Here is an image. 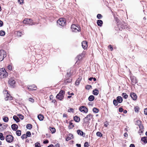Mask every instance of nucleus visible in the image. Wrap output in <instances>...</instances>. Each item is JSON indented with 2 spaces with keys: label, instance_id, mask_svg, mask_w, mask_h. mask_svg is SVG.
Here are the masks:
<instances>
[{
  "label": "nucleus",
  "instance_id": "412c9836",
  "mask_svg": "<svg viewBox=\"0 0 147 147\" xmlns=\"http://www.w3.org/2000/svg\"><path fill=\"white\" fill-rule=\"evenodd\" d=\"M74 121L78 123L80 121V119L79 117L77 115H76L74 117Z\"/></svg>",
  "mask_w": 147,
  "mask_h": 147
},
{
  "label": "nucleus",
  "instance_id": "dca6fc26",
  "mask_svg": "<svg viewBox=\"0 0 147 147\" xmlns=\"http://www.w3.org/2000/svg\"><path fill=\"white\" fill-rule=\"evenodd\" d=\"M76 26L75 24H73L71 25V28L72 29V30L73 32H80L81 31V29H79L78 30L76 28Z\"/></svg>",
  "mask_w": 147,
  "mask_h": 147
},
{
  "label": "nucleus",
  "instance_id": "f03ea898",
  "mask_svg": "<svg viewBox=\"0 0 147 147\" xmlns=\"http://www.w3.org/2000/svg\"><path fill=\"white\" fill-rule=\"evenodd\" d=\"M8 75L7 73L4 68L0 69V78H1L2 79L6 78L7 76Z\"/></svg>",
  "mask_w": 147,
  "mask_h": 147
},
{
  "label": "nucleus",
  "instance_id": "9d476101",
  "mask_svg": "<svg viewBox=\"0 0 147 147\" xmlns=\"http://www.w3.org/2000/svg\"><path fill=\"white\" fill-rule=\"evenodd\" d=\"M5 139L7 142L11 143L13 140V137L10 135H9L6 136Z\"/></svg>",
  "mask_w": 147,
  "mask_h": 147
},
{
  "label": "nucleus",
  "instance_id": "4c0bfd02",
  "mask_svg": "<svg viewBox=\"0 0 147 147\" xmlns=\"http://www.w3.org/2000/svg\"><path fill=\"white\" fill-rule=\"evenodd\" d=\"M3 121L5 122H8L9 120V118L7 117H3Z\"/></svg>",
  "mask_w": 147,
  "mask_h": 147
},
{
  "label": "nucleus",
  "instance_id": "2eb2a0df",
  "mask_svg": "<svg viewBox=\"0 0 147 147\" xmlns=\"http://www.w3.org/2000/svg\"><path fill=\"white\" fill-rule=\"evenodd\" d=\"M72 81V79L71 78L66 77V79L64 80V84L65 85H66L69 83H71Z\"/></svg>",
  "mask_w": 147,
  "mask_h": 147
},
{
  "label": "nucleus",
  "instance_id": "5fc2aeb1",
  "mask_svg": "<svg viewBox=\"0 0 147 147\" xmlns=\"http://www.w3.org/2000/svg\"><path fill=\"white\" fill-rule=\"evenodd\" d=\"M89 146L88 142H86L84 144V147H88Z\"/></svg>",
  "mask_w": 147,
  "mask_h": 147
},
{
  "label": "nucleus",
  "instance_id": "69168bd1",
  "mask_svg": "<svg viewBox=\"0 0 147 147\" xmlns=\"http://www.w3.org/2000/svg\"><path fill=\"white\" fill-rule=\"evenodd\" d=\"M109 48L111 50V51H112L113 50V47H112V46L111 45H110L109 46Z\"/></svg>",
  "mask_w": 147,
  "mask_h": 147
},
{
  "label": "nucleus",
  "instance_id": "338daca9",
  "mask_svg": "<svg viewBox=\"0 0 147 147\" xmlns=\"http://www.w3.org/2000/svg\"><path fill=\"white\" fill-rule=\"evenodd\" d=\"M49 141L48 140H44L43 142V143L44 144H46L48 143H49Z\"/></svg>",
  "mask_w": 147,
  "mask_h": 147
},
{
  "label": "nucleus",
  "instance_id": "72a5a7b5",
  "mask_svg": "<svg viewBox=\"0 0 147 147\" xmlns=\"http://www.w3.org/2000/svg\"><path fill=\"white\" fill-rule=\"evenodd\" d=\"M77 133L78 135H80L81 136H83L84 134L83 132L80 129L77 130Z\"/></svg>",
  "mask_w": 147,
  "mask_h": 147
},
{
  "label": "nucleus",
  "instance_id": "774afa93",
  "mask_svg": "<svg viewBox=\"0 0 147 147\" xmlns=\"http://www.w3.org/2000/svg\"><path fill=\"white\" fill-rule=\"evenodd\" d=\"M23 0H18V2H19L20 4H21L23 3Z\"/></svg>",
  "mask_w": 147,
  "mask_h": 147
},
{
  "label": "nucleus",
  "instance_id": "0e129e2a",
  "mask_svg": "<svg viewBox=\"0 0 147 147\" xmlns=\"http://www.w3.org/2000/svg\"><path fill=\"white\" fill-rule=\"evenodd\" d=\"M144 112V114L147 115V108L145 109Z\"/></svg>",
  "mask_w": 147,
  "mask_h": 147
},
{
  "label": "nucleus",
  "instance_id": "a18cd8bd",
  "mask_svg": "<svg viewBox=\"0 0 147 147\" xmlns=\"http://www.w3.org/2000/svg\"><path fill=\"white\" fill-rule=\"evenodd\" d=\"M27 137H30L31 136V133L29 131H28L26 132V134Z\"/></svg>",
  "mask_w": 147,
  "mask_h": 147
},
{
  "label": "nucleus",
  "instance_id": "f8f14e48",
  "mask_svg": "<svg viewBox=\"0 0 147 147\" xmlns=\"http://www.w3.org/2000/svg\"><path fill=\"white\" fill-rule=\"evenodd\" d=\"M79 110L81 112H83L85 113H86L88 112V109L86 107L84 106L80 107L79 108Z\"/></svg>",
  "mask_w": 147,
  "mask_h": 147
},
{
  "label": "nucleus",
  "instance_id": "de8ad7c7",
  "mask_svg": "<svg viewBox=\"0 0 147 147\" xmlns=\"http://www.w3.org/2000/svg\"><path fill=\"white\" fill-rule=\"evenodd\" d=\"M97 18L98 19H100L102 17V16L100 14H98L97 15Z\"/></svg>",
  "mask_w": 147,
  "mask_h": 147
},
{
  "label": "nucleus",
  "instance_id": "ddd939ff",
  "mask_svg": "<svg viewBox=\"0 0 147 147\" xmlns=\"http://www.w3.org/2000/svg\"><path fill=\"white\" fill-rule=\"evenodd\" d=\"M92 115L91 114L87 115L86 117L83 119V120L88 121V122H90L89 121L91 119H93Z\"/></svg>",
  "mask_w": 147,
  "mask_h": 147
},
{
  "label": "nucleus",
  "instance_id": "864d4df0",
  "mask_svg": "<svg viewBox=\"0 0 147 147\" xmlns=\"http://www.w3.org/2000/svg\"><path fill=\"white\" fill-rule=\"evenodd\" d=\"M71 112L72 113H74V109L72 108H70L68 110V112Z\"/></svg>",
  "mask_w": 147,
  "mask_h": 147
},
{
  "label": "nucleus",
  "instance_id": "6e6d98bb",
  "mask_svg": "<svg viewBox=\"0 0 147 147\" xmlns=\"http://www.w3.org/2000/svg\"><path fill=\"white\" fill-rule=\"evenodd\" d=\"M19 126L20 128H24L25 127V125H23L22 124L19 125Z\"/></svg>",
  "mask_w": 147,
  "mask_h": 147
},
{
  "label": "nucleus",
  "instance_id": "6ab92c4d",
  "mask_svg": "<svg viewBox=\"0 0 147 147\" xmlns=\"http://www.w3.org/2000/svg\"><path fill=\"white\" fill-rule=\"evenodd\" d=\"M73 138V135L71 134H69L67 135L66 138V141H68Z\"/></svg>",
  "mask_w": 147,
  "mask_h": 147
},
{
  "label": "nucleus",
  "instance_id": "423d86ee",
  "mask_svg": "<svg viewBox=\"0 0 147 147\" xmlns=\"http://www.w3.org/2000/svg\"><path fill=\"white\" fill-rule=\"evenodd\" d=\"M130 78L132 85L135 86L138 83V80L136 78V77L134 76H131Z\"/></svg>",
  "mask_w": 147,
  "mask_h": 147
},
{
  "label": "nucleus",
  "instance_id": "4be33fe9",
  "mask_svg": "<svg viewBox=\"0 0 147 147\" xmlns=\"http://www.w3.org/2000/svg\"><path fill=\"white\" fill-rule=\"evenodd\" d=\"M98 90L96 88L95 89L92 91V94L94 95L97 96L98 94Z\"/></svg>",
  "mask_w": 147,
  "mask_h": 147
},
{
  "label": "nucleus",
  "instance_id": "bb28decb",
  "mask_svg": "<svg viewBox=\"0 0 147 147\" xmlns=\"http://www.w3.org/2000/svg\"><path fill=\"white\" fill-rule=\"evenodd\" d=\"M13 119L16 123L19 122L20 120L19 118L16 115H14L13 117Z\"/></svg>",
  "mask_w": 147,
  "mask_h": 147
},
{
  "label": "nucleus",
  "instance_id": "0eeeda50",
  "mask_svg": "<svg viewBox=\"0 0 147 147\" xmlns=\"http://www.w3.org/2000/svg\"><path fill=\"white\" fill-rule=\"evenodd\" d=\"M16 83L15 80L12 78L9 79L8 81V84L13 88L15 87Z\"/></svg>",
  "mask_w": 147,
  "mask_h": 147
},
{
  "label": "nucleus",
  "instance_id": "473e14b6",
  "mask_svg": "<svg viewBox=\"0 0 147 147\" xmlns=\"http://www.w3.org/2000/svg\"><path fill=\"white\" fill-rule=\"evenodd\" d=\"M99 109L96 107L92 109L93 112L95 113H97L99 112Z\"/></svg>",
  "mask_w": 147,
  "mask_h": 147
},
{
  "label": "nucleus",
  "instance_id": "3c124183",
  "mask_svg": "<svg viewBox=\"0 0 147 147\" xmlns=\"http://www.w3.org/2000/svg\"><path fill=\"white\" fill-rule=\"evenodd\" d=\"M35 147H41L40 146V144L38 142H36L35 144Z\"/></svg>",
  "mask_w": 147,
  "mask_h": 147
},
{
  "label": "nucleus",
  "instance_id": "a878e982",
  "mask_svg": "<svg viewBox=\"0 0 147 147\" xmlns=\"http://www.w3.org/2000/svg\"><path fill=\"white\" fill-rule=\"evenodd\" d=\"M37 117L38 119L40 121L43 120L44 118V117L42 114H39L38 115Z\"/></svg>",
  "mask_w": 147,
  "mask_h": 147
},
{
  "label": "nucleus",
  "instance_id": "5701e85b",
  "mask_svg": "<svg viewBox=\"0 0 147 147\" xmlns=\"http://www.w3.org/2000/svg\"><path fill=\"white\" fill-rule=\"evenodd\" d=\"M116 100L119 103H121L123 101V98L121 96H118L117 97Z\"/></svg>",
  "mask_w": 147,
  "mask_h": 147
},
{
  "label": "nucleus",
  "instance_id": "37998d69",
  "mask_svg": "<svg viewBox=\"0 0 147 147\" xmlns=\"http://www.w3.org/2000/svg\"><path fill=\"white\" fill-rule=\"evenodd\" d=\"M16 134L18 136H20L21 135V131L18 130L16 131Z\"/></svg>",
  "mask_w": 147,
  "mask_h": 147
},
{
  "label": "nucleus",
  "instance_id": "1a4fd4ad",
  "mask_svg": "<svg viewBox=\"0 0 147 147\" xmlns=\"http://www.w3.org/2000/svg\"><path fill=\"white\" fill-rule=\"evenodd\" d=\"M25 87L30 91L36 90L37 88L36 86L34 85H28Z\"/></svg>",
  "mask_w": 147,
  "mask_h": 147
},
{
  "label": "nucleus",
  "instance_id": "c9c22d12",
  "mask_svg": "<svg viewBox=\"0 0 147 147\" xmlns=\"http://www.w3.org/2000/svg\"><path fill=\"white\" fill-rule=\"evenodd\" d=\"M5 31L1 30L0 31V36H3L5 35Z\"/></svg>",
  "mask_w": 147,
  "mask_h": 147
},
{
  "label": "nucleus",
  "instance_id": "603ef678",
  "mask_svg": "<svg viewBox=\"0 0 147 147\" xmlns=\"http://www.w3.org/2000/svg\"><path fill=\"white\" fill-rule=\"evenodd\" d=\"M22 35V33L20 31H18L17 33V35L19 36H21Z\"/></svg>",
  "mask_w": 147,
  "mask_h": 147
},
{
  "label": "nucleus",
  "instance_id": "39448f33",
  "mask_svg": "<svg viewBox=\"0 0 147 147\" xmlns=\"http://www.w3.org/2000/svg\"><path fill=\"white\" fill-rule=\"evenodd\" d=\"M6 52L3 50H0V62L2 61L6 56Z\"/></svg>",
  "mask_w": 147,
  "mask_h": 147
},
{
  "label": "nucleus",
  "instance_id": "20e7f679",
  "mask_svg": "<svg viewBox=\"0 0 147 147\" xmlns=\"http://www.w3.org/2000/svg\"><path fill=\"white\" fill-rule=\"evenodd\" d=\"M65 91L63 90H60L56 96V98L59 100H62L64 98Z\"/></svg>",
  "mask_w": 147,
  "mask_h": 147
},
{
  "label": "nucleus",
  "instance_id": "e2e57ef3",
  "mask_svg": "<svg viewBox=\"0 0 147 147\" xmlns=\"http://www.w3.org/2000/svg\"><path fill=\"white\" fill-rule=\"evenodd\" d=\"M3 21L0 20V27H2L3 26Z\"/></svg>",
  "mask_w": 147,
  "mask_h": 147
},
{
  "label": "nucleus",
  "instance_id": "cd10ccee",
  "mask_svg": "<svg viewBox=\"0 0 147 147\" xmlns=\"http://www.w3.org/2000/svg\"><path fill=\"white\" fill-rule=\"evenodd\" d=\"M94 97L92 95L90 96L88 98V100L90 101H92L94 100Z\"/></svg>",
  "mask_w": 147,
  "mask_h": 147
},
{
  "label": "nucleus",
  "instance_id": "e433bc0d",
  "mask_svg": "<svg viewBox=\"0 0 147 147\" xmlns=\"http://www.w3.org/2000/svg\"><path fill=\"white\" fill-rule=\"evenodd\" d=\"M5 139L4 137L3 136V134L2 133H0V139L1 140H3Z\"/></svg>",
  "mask_w": 147,
  "mask_h": 147
},
{
  "label": "nucleus",
  "instance_id": "4d7b16f0",
  "mask_svg": "<svg viewBox=\"0 0 147 147\" xmlns=\"http://www.w3.org/2000/svg\"><path fill=\"white\" fill-rule=\"evenodd\" d=\"M5 92H6V93H6V96H11L10 94L9 93V91L8 90H5Z\"/></svg>",
  "mask_w": 147,
  "mask_h": 147
},
{
  "label": "nucleus",
  "instance_id": "09e8293b",
  "mask_svg": "<svg viewBox=\"0 0 147 147\" xmlns=\"http://www.w3.org/2000/svg\"><path fill=\"white\" fill-rule=\"evenodd\" d=\"M72 75V74L70 72L69 73L67 72V77H66L67 78V77H68L69 78H71L70 77Z\"/></svg>",
  "mask_w": 147,
  "mask_h": 147
},
{
  "label": "nucleus",
  "instance_id": "7ed1b4c3",
  "mask_svg": "<svg viewBox=\"0 0 147 147\" xmlns=\"http://www.w3.org/2000/svg\"><path fill=\"white\" fill-rule=\"evenodd\" d=\"M23 22L24 24H29L31 26L37 24V23L34 22L31 19L25 18L23 20Z\"/></svg>",
  "mask_w": 147,
  "mask_h": 147
},
{
  "label": "nucleus",
  "instance_id": "c85d7f7f",
  "mask_svg": "<svg viewBox=\"0 0 147 147\" xmlns=\"http://www.w3.org/2000/svg\"><path fill=\"white\" fill-rule=\"evenodd\" d=\"M11 129H18V126L16 124H13L11 125Z\"/></svg>",
  "mask_w": 147,
  "mask_h": 147
},
{
  "label": "nucleus",
  "instance_id": "a211bd4d",
  "mask_svg": "<svg viewBox=\"0 0 147 147\" xmlns=\"http://www.w3.org/2000/svg\"><path fill=\"white\" fill-rule=\"evenodd\" d=\"M130 96L133 100H136L137 96L136 94L134 93H131L130 94Z\"/></svg>",
  "mask_w": 147,
  "mask_h": 147
},
{
  "label": "nucleus",
  "instance_id": "6e6552de",
  "mask_svg": "<svg viewBox=\"0 0 147 147\" xmlns=\"http://www.w3.org/2000/svg\"><path fill=\"white\" fill-rule=\"evenodd\" d=\"M118 27L119 28L120 30H122L123 29H125L126 28V24L125 23H123L120 22L117 24Z\"/></svg>",
  "mask_w": 147,
  "mask_h": 147
},
{
  "label": "nucleus",
  "instance_id": "c756f323",
  "mask_svg": "<svg viewBox=\"0 0 147 147\" xmlns=\"http://www.w3.org/2000/svg\"><path fill=\"white\" fill-rule=\"evenodd\" d=\"M5 100H11L13 99V97L11 96H6L5 98Z\"/></svg>",
  "mask_w": 147,
  "mask_h": 147
},
{
  "label": "nucleus",
  "instance_id": "bf43d9fd",
  "mask_svg": "<svg viewBox=\"0 0 147 147\" xmlns=\"http://www.w3.org/2000/svg\"><path fill=\"white\" fill-rule=\"evenodd\" d=\"M52 134L55 133L56 131V129H50Z\"/></svg>",
  "mask_w": 147,
  "mask_h": 147
},
{
  "label": "nucleus",
  "instance_id": "f257e3e1",
  "mask_svg": "<svg viewBox=\"0 0 147 147\" xmlns=\"http://www.w3.org/2000/svg\"><path fill=\"white\" fill-rule=\"evenodd\" d=\"M66 23V19L64 18H60L57 21V25L59 27H64L65 26Z\"/></svg>",
  "mask_w": 147,
  "mask_h": 147
},
{
  "label": "nucleus",
  "instance_id": "ea45409f",
  "mask_svg": "<svg viewBox=\"0 0 147 147\" xmlns=\"http://www.w3.org/2000/svg\"><path fill=\"white\" fill-rule=\"evenodd\" d=\"M96 135L97 136L100 137L102 136V134L99 131L97 132L96 133Z\"/></svg>",
  "mask_w": 147,
  "mask_h": 147
},
{
  "label": "nucleus",
  "instance_id": "aec40b11",
  "mask_svg": "<svg viewBox=\"0 0 147 147\" xmlns=\"http://www.w3.org/2000/svg\"><path fill=\"white\" fill-rule=\"evenodd\" d=\"M96 23L98 26L101 27L102 25L103 22L101 20H97Z\"/></svg>",
  "mask_w": 147,
  "mask_h": 147
},
{
  "label": "nucleus",
  "instance_id": "2f4dec72",
  "mask_svg": "<svg viewBox=\"0 0 147 147\" xmlns=\"http://www.w3.org/2000/svg\"><path fill=\"white\" fill-rule=\"evenodd\" d=\"M32 125L31 124H28L25 126V127L26 129H32Z\"/></svg>",
  "mask_w": 147,
  "mask_h": 147
},
{
  "label": "nucleus",
  "instance_id": "f3484780",
  "mask_svg": "<svg viewBox=\"0 0 147 147\" xmlns=\"http://www.w3.org/2000/svg\"><path fill=\"white\" fill-rule=\"evenodd\" d=\"M88 42L86 41H83L82 43V48L85 49H86L88 47Z\"/></svg>",
  "mask_w": 147,
  "mask_h": 147
},
{
  "label": "nucleus",
  "instance_id": "a19ab883",
  "mask_svg": "<svg viewBox=\"0 0 147 147\" xmlns=\"http://www.w3.org/2000/svg\"><path fill=\"white\" fill-rule=\"evenodd\" d=\"M92 87V86L90 85H88L85 86L86 89L89 90Z\"/></svg>",
  "mask_w": 147,
  "mask_h": 147
},
{
  "label": "nucleus",
  "instance_id": "9b49d317",
  "mask_svg": "<svg viewBox=\"0 0 147 147\" xmlns=\"http://www.w3.org/2000/svg\"><path fill=\"white\" fill-rule=\"evenodd\" d=\"M90 122H88V121L83 120V128H89L90 126L89 125Z\"/></svg>",
  "mask_w": 147,
  "mask_h": 147
},
{
  "label": "nucleus",
  "instance_id": "13d9d810",
  "mask_svg": "<svg viewBox=\"0 0 147 147\" xmlns=\"http://www.w3.org/2000/svg\"><path fill=\"white\" fill-rule=\"evenodd\" d=\"M7 68L9 70H12V67L10 65H9L7 66Z\"/></svg>",
  "mask_w": 147,
  "mask_h": 147
},
{
  "label": "nucleus",
  "instance_id": "79ce46f5",
  "mask_svg": "<svg viewBox=\"0 0 147 147\" xmlns=\"http://www.w3.org/2000/svg\"><path fill=\"white\" fill-rule=\"evenodd\" d=\"M140 108L138 106H136L134 108V110L136 112H138L139 111Z\"/></svg>",
  "mask_w": 147,
  "mask_h": 147
},
{
  "label": "nucleus",
  "instance_id": "49530a36",
  "mask_svg": "<svg viewBox=\"0 0 147 147\" xmlns=\"http://www.w3.org/2000/svg\"><path fill=\"white\" fill-rule=\"evenodd\" d=\"M18 116L19 117V118L21 120H23L24 118V116L22 114H18Z\"/></svg>",
  "mask_w": 147,
  "mask_h": 147
},
{
  "label": "nucleus",
  "instance_id": "c03bdc74",
  "mask_svg": "<svg viewBox=\"0 0 147 147\" xmlns=\"http://www.w3.org/2000/svg\"><path fill=\"white\" fill-rule=\"evenodd\" d=\"M80 79L78 78L77 80L75 82V84L76 85H78L80 82Z\"/></svg>",
  "mask_w": 147,
  "mask_h": 147
},
{
  "label": "nucleus",
  "instance_id": "680f3d73",
  "mask_svg": "<svg viewBox=\"0 0 147 147\" xmlns=\"http://www.w3.org/2000/svg\"><path fill=\"white\" fill-rule=\"evenodd\" d=\"M119 111L120 112H122L123 111V109L122 108L120 107L119 109Z\"/></svg>",
  "mask_w": 147,
  "mask_h": 147
},
{
  "label": "nucleus",
  "instance_id": "8fccbe9b",
  "mask_svg": "<svg viewBox=\"0 0 147 147\" xmlns=\"http://www.w3.org/2000/svg\"><path fill=\"white\" fill-rule=\"evenodd\" d=\"M27 137V136L25 134L22 135L21 137V138L22 139H24V138H26Z\"/></svg>",
  "mask_w": 147,
  "mask_h": 147
},
{
  "label": "nucleus",
  "instance_id": "b1692460",
  "mask_svg": "<svg viewBox=\"0 0 147 147\" xmlns=\"http://www.w3.org/2000/svg\"><path fill=\"white\" fill-rule=\"evenodd\" d=\"M72 121H74L73 120H71L69 122V129H71V128H73L74 127V125L72 122Z\"/></svg>",
  "mask_w": 147,
  "mask_h": 147
},
{
  "label": "nucleus",
  "instance_id": "58836bf2",
  "mask_svg": "<svg viewBox=\"0 0 147 147\" xmlns=\"http://www.w3.org/2000/svg\"><path fill=\"white\" fill-rule=\"evenodd\" d=\"M118 103L119 102H118L117 100L115 99L113 100V104L115 106H117L118 105Z\"/></svg>",
  "mask_w": 147,
  "mask_h": 147
},
{
  "label": "nucleus",
  "instance_id": "4468645a",
  "mask_svg": "<svg viewBox=\"0 0 147 147\" xmlns=\"http://www.w3.org/2000/svg\"><path fill=\"white\" fill-rule=\"evenodd\" d=\"M135 124L138 126L139 129H144V126L142 124V121L140 120H138L136 122Z\"/></svg>",
  "mask_w": 147,
  "mask_h": 147
},
{
  "label": "nucleus",
  "instance_id": "393cba45",
  "mask_svg": "<svg viewBox=\"0 0 147 147\" xmlns=\"http://www.w3.org/2000/svg\"><path fill=\"white\" fill-rule=\"evenodd\" d=\"M141 140L144 142V144L147 143V137H144L141 138Z\"/></svg>",
  "mask_w": 147,
  "mask_h": 147
},
{
  "label": "nucleus",
  "instance_id": "f704fd0d",
  "mask_svg": "<svg viewBox=\"0 0 147 147\" xmlns=\"http://www.w3.org/2000/svg\"><path fill=\"white\" fill-rule=\"evenodd\" d=\"M122 96L125 99H127L128 96V95L125 93H123L122 94Z\"/></svg>",
  "mask_w": 147,
  "mask_h": 147
},
{
  "label": "nucleus",
  "instance_id": "7c9ffc66",
  "mask_svg": "<svg viewBox=\"0 0 147 147\" xmlns=\"http://www.w3.org/2000/svg\"><path fill=\"white\" fill-rule=\"evenodd\" d=\"M7 128V129H8V128H9V129H10V127H9L7 124L4 123L3 124L2 127V129H6Z\"/></svg>",
  "mask_w": 147,
  "mask_h": 147
},
{
  "label": "nucleus",
  "instance_id": "052dcab7",
  "mask_svg": "<svg viewBox=\"0 0 147 147\" xmlns=\"http://www.w3.org/2000/svg\"><path fill=\"white\" fill-rule=\"evenodd\" d=\"M28 99H29V100L30 101L32 102H34V100L33 98H29Z\"/></svg>",
  "mask_w": 147,
  "mask_h": 147
}]
</instances>
